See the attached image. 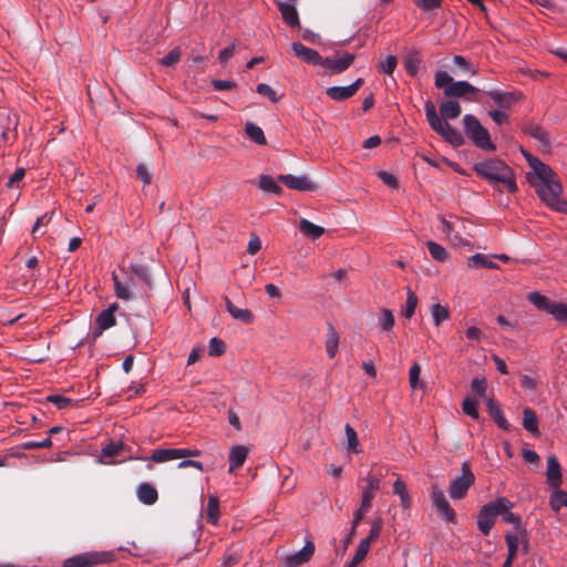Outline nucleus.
Returning <instances> with one entry per match:
<instances>
[{
	"label": "nucleus",
	"instance_id": "obj_41",
	"mask_svg": "<svg viewBox=\"0 0 567 567\" xmlns=\"http://www.w3.org/2000/svg\"><path fill=\"white\" fill-rule=\"evenodd\" d=\"M419 299L415 292L411 290V288H408L406 290V302L405 308L403 310V316L408 319L412 318V316L415 312L416 306H417Z\"/></svg>",
	"mask_w": 567,
	"mask_h": 567
},
{
	"label": "nucleus",
	"instance_id": "obj_31",
	"mask_svg": "<svg viewBox=\"0 0 567 567\" xmlns=\"http://www.w3.org/2000/svg\"><path fill=\"white\" fill-rule=\"evenodd\" d=\"M245 132H246L247 136L256 144H258V145L267 144V140L264 134V131L258 125H256L251 122H247L245 125Z\"/></svg>",
	"mask_w": 567,
	"mask_h": 567
},
{
	"label": "nucleus",
	"instance_id": "obj_35",
	"mask_svg": "<svg viewBox=\"0 0 567 567\" xmlns=\"http://www.w3.org/2000/svg\"><path fill=\"white\" fill-rule=\"evenodd\" d=\"M339 346V336L333 327L330 324L327 339H326V350L327 354L330 359L334 358Z\"/></svg>",
	"mask_w": 567,
	"mask_h": 567
},
{
	"label": "nucleus",
	"instance_id": "obj_37",
	"mask_svg": "<svg viewBox=\"0 0 567 567\" xmlns=\"http://www.w3.org/2000/svg\"><path fill=\"white\" fill-rule=\"evenodd\" d=\"M523 426L526 431L533 434L538 432V420L536 413L529 408H526L523 412Z\"/></svg>",
	"mask_w": 567,
	"mask_h": 567
},
{
	"label": "nucleus",
	"instance_id": "obj_60",
	"mask_svg": "<svg viewBox=\"0 0 567 567\" xmlns=\"http://www.w3.org/2000/svg\"><path fill=\"white\" fill-rule=\"evenodd\" d=\"M123 443H109L103 450L102 455L104 457H114L118 455L120 451L123 449Z\"/></svg>",
	"mask_w": 567,
	"mask_h": 567
},
{
	"label": "nucleus",
	"instance_id": "obj_34",
	"mask_svg": "<svg viewBox=\"0 0 567 567\" xmlns=\"http://www.w3.org/2000/svg\"><path fill=\"white\" fill-rule=\"evenodd\" d=\"M468 267L471 268H487V269H497L498 266L493 262L487 256L483 254H475L468 258Z\"/></svg>",
	"mask_w": 567,
	"mask_h": 567
},
{
	"label": "nucleus",
	"instance_id": "obj_17",
	"mask_svg": "<svg viewBox=\"0 0 567 567\" xmlns=\"http://www.w3.org/2000/svg\"><path fill=\"white\" fill-rule=\"evenodd\" d=\"M315 554V544L309 540L305 546L297 553L286 557L287 567H299L305 563H308Z\"/></svg>",
	"mask_w": 567,
	"mask_h": 567
},
{
	"label": "nucleus",
	"instance_id": "obj_23",
	"mask_svg": "<svg viewBox=\"0 0 567 567\" xmlns=\"http://www.w3.org/2000/svg\"><path fill=\"white\" fill-rule=\"evenodd\" d=\"M248 456V449L244 445H236L231 447L229 453V473H233L240 468L246 462Z\"/></svg>",
	"mask_w": 567,
	"mask_h": 567
},
{
	"label": "nucleus",
	"instance_id": "obj_25",
	"mask_svg": "<svg viewBox=\"0 0 567 567\" xmlns=\"http://www.w3.org/2000/svg\"><path fill=\"white\" fill-rule=\"evenodd\" d=\"M224 301L227 311L234 319L239 320L246 324L252 322L254 316L250 310L236 307L227 296L224 297Z\"/></svg>",
	"mask_w": 567,
	"mask_h": 567
},
{
	"label": "nucleus",
	"instance_id": "obj_52",
	"mask_svg": "<svg viewBox=\"0 0 567 567\" xmlns=\"http://www.w3.org/2000/svg\"><path fill=\"white\" fill-rule=\"evenodd\" d=\"M499 515L503 516V520L505 523L514 525L516 529H520V532L524 535H526L525 528H522V526H520V516L519 515L512 513L511 509H507L506 512H503Z\"/></svg>",
	"mask_w": 567,
	"mask_h": 567
},
{
	"label": "nucleus",
	"instance_id": "obj_20",
	"mask_svg": "<svg viewBox=\"0 0 567 567\" xmlns=\"http://www.w3.org/2000/svg\"><path fill=\"white\" fill-rule=\"evenodd\" d=\"M486 94L494 101L501 109H509L519 99L520 94L515 92H502L499 90H489Z\"/></svg>",
	"mask_w": 567,
	"mask_h": 567
},
{
	"label": "nucleus",
	"instance_id": "obj_32",
	"mask_svg": "<svg viewBox=\"0 0 567 567\" xmlns=\"http://www.w3.org/2000/svg\"><path fill=\"white\" fill-rule=\"evenodd\" d=\"M299 229L306 236L317 239L324 233V228L318 225L312 224L307 219H301L299 224Z\"/></svg>",
	"mask_w": 567,
	"mask_h": 567
},
{
	"label": "nucleus",
	"instance_id": "obj_47",
	"mask_svg": "<svg viewBox=\"0 0 567 567\" xmlns=\"http://www.w3.org/2000/svg\"><path fill=\"white\" fill-rule=\"evenodd\" d=\"M463 412L474 420L478 419L477 401L466 398L462 403Z\"/></svg>",
	"mask_w": 567,
	"mask_h": 567
},
{
	"label": "nucleus",
	"instance_id": "obj_55",
	"mask_svg": "<svg viewBox=\"0 0 567 567\" xmlns=\"http://www.w3.org/2000/svg\"><path fill=\"white\" fill-rule=\"evenodd\" d=\"M52 446L51 437H47L42 441H28L22 444L24 450H37V449H49Z\"/></svg>",
	"mask_w": 567,
	"mask_h": 567
},
{
	"label": "nucleus",
	"instance_id": "obj_2",
	"mask_svg": "<svg viewBox=\"0 0 567 567\" xmlns=\"http://www.w3.org/2000/svg\"><path fill=\"white\" fill-rule=\"evenodd\" d=\"M424 110L427 123L434 132L454 146H460L464 143L462 134L446 121L454 120L461 114V104L456 100L449 99L440 104L441 117L436 112L435 104L430 100L424 103Z\"/></svg>",
	"mask_w": 567,
	"mask_h": 567
},
{
	"label": "nucleus",
	"instance_id": "obj_11",
	"mask_svg": "<svg viewBox=\"0 0 567 567\" xmlns=\"http://www.w3.org/2000/svg\"><path fill=\"white\" fill-rule=\"evenodd\" d=\"M355 55L349 52H337L332 56L321 59L320 66L331 74H339L346 71L354 61Z\"/></svg>",
	"mask_w": 567,
	"mask_h": 567
},
{
	"label": "nucleus",
	"instance_id": "obj_24",
	"mask_svg": "<svg viewBox=\"0 0 567 567\" xmlns=\"http://www.w3.org/2000/svg\"><path fill=\"white\" fill-rule=\"evenodd\" d=\"M523 132L538 141L542 146L546 148L550 147L548 133L540 125L535 123H528L523 127Z\"/></svg>",
	"mask_w": 567,
	"mask_h": 567
},
{
	"label": "nucleus",
	"instance_id": "obj_3",
	"mask_svg": "<svg viewBox=\"0 0 567 567\" xmlns=\"http://www.w3.org/2000/svg\"><path fill=\"white\" fill-rule=\"evenodd\" d=\"M473 168L481 178L487 181L494 187L506 189L509 193L517 190L515 174L502 159H484L475 163Z\"/></svg>",
	"mask_w": 567,
	"mask_h": 567
},
{
	"label": "nucleus",
	"instance_id": "obj_42",
	"mask_svg": "<svg viewBox=\"0 0 567 567\" xmlns=\"http://www.w3.org/2000/svg\"><path fill=\"white\" fill-rule=\"evenodd\" d=\"M453 63L460 70L462 74L475 75L477 73L473 64L463 55H454Z\"/></svg>",
	"mask_w": 567,
	"mask_h": 567
},
{
	"label": "nucleus",
	"instance_id": "obj_9",
	"mask_svg": "<svg viewBox=\"0 0 567 567\" xmlns=\"http://www.w3.org/2000/svg\"><path fill=\"white\" fill-rule=\"evenodd\" d=\"M451 219L444 217L440 218V229L446 235L450 240L463 241V235H471L467 230L465 219L458 215H449Z\"/></svg>",
	"mask_w": 567,
	"mask_h": 567
},
{
	"label": "nucleus",
	"instance_id": "obj_62",
	"mask_svg": "<svg viewBox=\"0 0 567 567\" xmlns=\"http://www.w3.org/2000/svg\"><path fill=\"white\" fill-rule=\"evenodd\" d=\"M240 561V555L237 551H227L223 557V567H231Z\"/></svg>",
	"mask_w": 567,
	"mask_h": 567
},
{
	"label": "nucleus",
	"instance_id": "obj_15",
	"mask_svg": "<svg viewBox=\"0 0 567 567\" xmlns=\"http://www.w3.org/2000/svg\"><path fill=\"white\" fill-rule=\"evenodd\" d=\"M546 482L551 489L560 487L563 483L561 467L555 455L547 457Z\"/></svg>",
	"mask_w": 567,
	"mask_h": 567
},
{
	"label": "nucleus",
	"instance_id": "obj_46",
	"mask_svg": "<svg viewBox=\"0 0 567 567\" xmlns=\"http://www.w3.org/2000/svg\"><path fill=\"white\" fill-rule=\"evenodd\" d=\"M369 553V549L365 547V544H359L355 555L353 558L348 561L344 567H358V565L364 560Z\"/></svg>",
	"mask_w": 567,
	"mask_h": 567
},
{
	"label": "nucleus",
	"instance_id": "obj_10",
	"mask_svg": "<svg viewBox=\"0 0 567 567\" xmlns=\"http://www.w3.org/2000/svg\"><path fill=\"white\" fill-rule=\"evenodd\" d=\"M200 454L202 452L196 449H156L152 452L150 457L142 460L152 461L154 463H165L177 458L199 456Z\"/></svg>",
	"mask_w": 567,
	"mask_h": 567
},
{
	"label": "nucleus",
	"instance_id": "obj_40",
	"mask_svg": "<svg viewBox=\"0 0 567 567\" xmlns=\"http://www.w3.org/2000/svg\"><path fill=\"white\" fill-rule=\"evenodd\" d=\"M207 520L216 524L219 518V501L216 496L210 495L207 503Z\"/></svg>",
	"mask_w": 567,
	"mask_h": 567
},
{
	"label": "nucleus",
	"instance_id": "obj_58",
	"mask_svg": "<svg viewBox=\"0 0 567 567\" xmlns=\"http://www.w3.org/2000/svg\"><path fill=\"white\" fill-rule=\"evenodd\" d=\"M25 169L20 167L14 171V173L9 177L7 182V186L9 188H14L19 186V183L24 178Z\"/></svg>",
	"mask_w": 567,
	"mask_h": 567
},
{
	"label": "nucleus",
	"instance_id": "obj_57",
	"mask_svg": "<svg viewBox=\"0 0 567 567\" xmlns=\"http://www.w3.org/2000/svg\"><path fill=\"white\" fill-rule=\"evenodd\" d=\"M413 2L423 11L434 10L442 4V0H413Z\"/></svg>",
	"mask_w": 567,
	"mask_h": 567
},
{
	"label": "nucleus",
	"instance_id": "obj_53",
	"mask_svg": "<svg viewBox=\"0 0 567 567\" xmlns=\"http://www.w3.org/2000/svg\"><path fill=\"white\" fill-rule=\"evenodd\" d=\"M226 344L223 340L214 337L209 341V355L219 357L225 352Z\"/></svg>",
	"mask_w": 567,
	"mask_h": 567
},
{
	"label": "nucleus",
	"instance_id": "obj_64",
	"mask_svg": "<svg viewBox=\"0 0 567 567\" xmlns=\"http://www.w3.org/2000/svg\"><path fill=\"white\" fill-rule=\"evenodd\" d=\"M261 248V240L256 234H250V239L247 247V252L250 255H256Z\"/></svg>",
	"mask_w": 567,
	"mask_h": 567
},
{
	"label": "nucleus",
	"instance_id": "obj_49",
	"mask_svg": "<svg viewBox=\"0 0 567 567\" xmlns=\"http://www.w3.org/2000/svg\"><path fill=\"white\" fill-rule=\"evenodd\" d=\"M379 326L382 330L389 331L394 326V316L388 310L383 309L379 318Z\"/></svg>",
	"mask_w": 567,
	"mask_h": 567
},
{
	"label": "nucleus",
	"instance_id": "obj_43",
	"mask_svg": "<svg viewBox=\"0 0 567 567\" xmlns=\"http://www.w3.org/2000/svg\"><path fill=\"white\" fill-rule=\"evenodd\" d=\"M426 247L433 259L437 261L446 260L447 251L444 247L431 240L426 243Z\"/></svg>",
	"mask_w": 567,
	"mask_h": 567
},
{
	"label": "nucleus",
	"instance_id": "obj_13",
	"mask_svg": "<svg viewBox=\"0 0 567 567\" xmlns=\"http://www.w3.org/2000/svg\"><path fill=\"white\" fill-rule=\"evenodd\" d=\"M431 501L436 511L447 520H455V512L445 497L444 492L436 485L431 487Z\"/></svg>",
	"mask_w": 567,
	"mask_h": 567
},
{
	"label": "nucleus",
	"instance_id": "obj_27",
	"mask_svg": "<svg viewBox=\"0 0 567 567\" xmlns=\"http://www.w3.org/2000/svg\"><path fill=\"white\" fill-rule=\"evenodd\" d=\"M422 63L420 52L417 50H410L403 56V65L405 71L411 76H416Z\"/></svg>",
	"mask_w": 567,
	"mask_h": 567
},
{
	"label": "nucleus",
	"instance_id": "obj_7",
	"mask_svg": "<svg viewBox=\"0 0 567 567\" xmlns=\"http://www.w3.org/2000/svg\"><path fill=\"white\" fill-rule=\"evenodd\" d=\"M538 310L551 315L557 321L567 323V305L554 301L539 292H530L527 297Z\"/></svg>",
	"mask_w": 567,
	"mask_h": 567
},
{
	"label": "nucleus",
	"instance_id": "obj_5",
	"mask_svg": "<svg viewBox=\"0 0 567 567\" xmlns=\"http://www.w3.org/2000/svg\"><path fill=\"white\" fill-rule=\"evenodd\" d=\"M514 503L507 497H498L481 507L477 516V527L483 535H488L495 525L496 517L507 509H512Z\"/></svg>",
	"mask_w": 567,
	"mask_h": 567
},
{
	"label": "nucleus",
	"instance_id": "obj_33",
	"mask_svg": "<svg viewBox=\"0 0 567 567\" xmlns=\"http://www.w3.org/2000/svg\"><path fill=\"white\" fill-rule=\"evenodd\" d=\"M344 432H346V436H347L348 451H351L355 454L360 453L362 450L360 446L357 431L350 424H346Z\"/></svg>",
	"mask_w": 567,
	"mask_h": 567
},
{
	"label": "nucleus",
	"instance_id": "obj_48",
	"mask_svg": "<svg viewBox=\"0 0 567 567\" xmlns=\"http://www.w3.org/2000/svg\"><path fill=\"white\" fill-rule=\"evenodd\" d=\"M181 56H182V51L179 48H175L173 49L172 51H169L168 54H166L165 56H163L161 60H159V63L163 65V66H173L174 64H176L177 62H179L181 60Z\"/></svg>",
	"mask_w": 567,
	"mask_h": 567
},
{
	"label": "nucleus",
	"instance_id": "obj_30",
	"mask_svg": "<svg viewBox=\"0 0 567 567\" xmlns=\"http://www.w3.org/2000/svg\"><path fill=\"white\" fill-rule=\"evenodd\" d=\"M549 506L555 513H558L564 506L567 507V491L559 487L553 489L549 497Z\"/></svg>",
	"mask_w": 567,
	"mask_h": 567
},
{
	"label": "nucleus",
	"instance_id": "obj_45",
	"mask_svg": "<svg viewBox=\"0 0 567 567\" xmlns=\"http://www.w3.org/2000/svg\"><path fill=\"white\" fill-rule=\"evenodd\" d=\"M421 365L414 362L409 371V382L412 389L423 388V382L420 380Z\"/></svg>",
	"mask_w": 567,
	"mask_h": 567
},
{
	"label": "nucleus",
	"instance_id": "obj_4",
	"mask_svg": "<svg viewBox=\"0 0 567 567\" xmlns=\"http://www.w3.org/2000/svg\"><path fill=\"white\" fill-rule=\"evenodd\" d=\"M434 85L436 89L442 90L444 95L449 99L455 100L463 97L468 101H477L476 99L471 97L472 94L480 91L477 87L467 81H454L453 78L444 70H437L435 72Z\"/></svg>",
	"mask_w": 567,
	"mask_h": 567
},
{
	"label": "nucleus",
	"instance_id": "obj_18",
	"mask_svg": "<svg viewBox=\"0 0 567 567\" xmlns=\"http://www.w3.org/2000/svg\"><path fill=\"white\" fill-rule=\"evenodd\" d=\"M117 309V305L113 303L107 309L103 310L95 320L96 330L94 331V336L99 337L102 332L111 327L115 326L116 319L114 312Z\"/></svg>",
	"mask_w": 567,
	"mask_h": 567
},
{
	"label": "nucleus",
	"instance_id": "obj_8",
	"mask_svg": "<svg viewBox=\"0 0 567 567\" xmlns=\"http://www.w3.org/2000/svg\"><path fill=\"white\" fill-rule=\"evenodd\" d=\"M475 483V475L467 461L462 463L461 475L451 481L449 494L452 499H463L467 495L468 488Z\"/></svg>",
	"mask_w": 567,
	"mask_h": 567
},
{
	"label": "nucleus",
	"instance_id": "obj_12",
	"mask_svg": "<svg viewBox=\"0 0 567 567\" xmlns=\"http://www.w3.org/2000/svg\"><path fill=\"white\" fill-rule=\"evenodd\" d=\"M107 561L106 553H83L64 560L63 567H93Z\"/></svg>",
	"mask_w": 567,
	"mask_h": 567
},
{
	"label": "nucleus",
	"instance_id": "obj_54",
	"mask_svg": "<svg viewBox=\"0 0 567 567\" xmlns=\"http://www.w3.org/2000/svg\"><path fill=\"white\" fill-rule=\"evenodd\" d=\"M471 390L473 393L483 398L486 392V380L485 378H474L471 382Z\"/></svg>",
	"mask_w": 567,
	"mask_h": 567
},
{
	"label": "nucleus",
	"instance_id": "obj_16",
	"mask_svg": "<svg viewBox=\"0 0 567 567\" xmlns=\"http://www.w3.org/2000/svg\"><path fill=\"white\" fill-rule=\"evenodd\" d=\"M291 50L298 59L308 64L320 65L321 63L322 56L319 54V52L303 45L300 42L291 43Z\"/></svg>",
	"mask_w": 567,
	"mask_h": 567
},
{
	"label": "nucleus",
	"instance_id": "obj_6",
	"mask_svg": "<svg viewBox=\"0 0 567 567\" xmlns=\"http://www.w3.org/2000/svg\"><path fill=\"white\" fill-rule=\"evenodd\" d=\"M466 136L481 150L494 151L496 147L491 141L488 131L480 123L476 116L466 114L463 117Z\"/></svg>",
	"mask_w": 567,
	"mask_h": 567
},
{
	"label": "nucleus",
	"instance_id": "obj_19",
	"mask_svg": "<svg viewBox=\"0 0 567 567\" xmlns=\"http://www.w3.org/2000/svg\"><path fill=\"white\" fill-rule=\"evenodd\" d=\"M367 486L362 492V499L360 507L363 511H370L372 506V499L374 498L375 493L380 488V480L371 474L365 477Z\"/></svg>",
	"mask_w": 567,
	"mask_h": 567
},
{
	"label": "nucleus",
	"instance_id": "obj_21",
	"mask_svg": "<svg viewBox=\"0 0 567 567\" xmlns=\"http://www.w3.org/2000/svg\"><path fill=\"white\" fill-rule=\"evenodd\" d=\"M279 181L282 182L287 187L297 190H312L315 188L313 183L306 176L295 175H279Z\"/></svg>",
	"mask_w": 567,
	"mask_h": 567
},
{
	"label": "nucleus",
	"instance_id": "obj_51",
	"mask_svg": "<svg viewBox=\"0 0 567 567\" xmlns=\"http://www.w3.org/2000/svg\"><path fill=\"white\" fill-rule=\"evenodd\" d=\"M505 540L508 547L507 556L509 557V559H515L518 550V536L514 534H507L505 536Z\"/></svg>",
	"mask_w": 567,
	"mask_h": 567
},
{
	"label": "nucleus",
	"instance_id": "obj_44",
	"mask_svg": "<svg viewBox=\"0 0 567 567\" xmlns=\"http://www.w3.org/2000/svg\"><path fill=\"white\" fill-rule=\"evenodd\" d=\"M47 400L53 403L59 410L76 405V402L74 400L63 396L61 394H51L47 398Z\"/></svg>",
	"mask_w": 567,
	"mask_h": 567
},
{
	"label": "nucleus",
	"instance_id": "obj_26",
	"mask_svg": "<svg viewBox=\"0 0 567 567\" xmlns=\"http://www.w3.org/2000/svg\"><path fill=\"white\" fill-rule=\"evenodd\" d=\"M136 493L138 501L145 505H153L158 499L157 489L150 483H141Z\"/></svg>",
	"mask_w": 567,
	"mask_h": 567
},
{
	"label": "nucleus",
	"instance_id": "obj_22",
	"mask_svg": "<svg viewBox=\"0 0 567 567\" xmlns=\"http://www.w3.org/2000/svg\"><path fill=\"white\" fill-rule=\"evenodd\" d=\"M278 10L281 13V18L284 22L289 27H298L299 25V14L297 8L293 3H288L285 1L277 2Z\"/></svg>",
	"mask_w": 567,
	"mask_h": 567
},
{
	"label": "nucleus",
	"instance_id": "obj_1",
	"mask_svg": "<svg viewBox=\"0 0 567 567\" xmlns=\"http://www.w3.org/2000/svg\"><path fill=\"white\" fill-rule=\"evenodd\" d=\"M532 171L526 174L539 199L551 210L567 213V200L563 198V185L553 168L522 148Z\"/></svg>",
	"mask_w": 567,
	"mask_h": 567
},
{
	"label": "nucleus",
	"instance_id": "obj_36",
	"mask_svg": "<svg viewBox=\"0 0 567 567\" xmlns=\"http://www.w3.org/2000/svg\"><path fill=\"white\" fill-rule=\"evenodd\" d=\"M431 315L433 319L434 326L439 327L443 321L447 320L451 316L447 307L442 306L441 303H434L431 307Z\"/></svg>",
	"mask_w": 567,
	"mask_h": 567
},
{
	"label": "nucleus",
	"instance_id": "obj_50",
	"mask_svg": "<svg viewBox=\"0 0 567 567\" xmlns=\"http://www.w3.org/2000/svg\"><path fill=\"white\" fill-rule=\"evenodd\" d=\"M131 270L136 277H138L141 280H143L146 286H148L150 288L152 287V279L150 276V271L145 266L133 265L131 267Z\"/></svg>",
	"mask_w": 567,
	"mask_h": 567
},
{
	"label": "nucleus",
	"instance_id": "obj_61",
	"mask_svg": "<svg viewBox=\"0 0 567 567\" xmlns=\"http://www.w3.org/2000/svg\"><path fill=\"white\" fill-rule=\"evenodd\" d=\"M136 175H137V178H140L144 185L151 184L152 174H151L150 169L147 168V166H145L144 164L137 165Z\"/></svg>",
	"mask_w": 567,
	"mask_h": 567
},
{
	"label": "nucleus",
	"instance_id": "obj_29",
	"mask_svg": "<svg viewBox=\"0 0 567 567\" xmlns=\"http://www.w3.org/2000/svg\"><path fill=\"white\" fill-rule=\"evenodd\" d=\"M487 409L489 412V415L493 417L495 423L503 430L508 429V423L504 416V413L502 412L499 405L492 399L487 400Z\"/></svg>",
	"mask_w": 567,
	"mask_h": 567
},
{
	"label": "nucleus",
	"instance_id": "obj_28",
	"mask_svg": "<svg viewBox=\"0 0 567 567\" xmlns=\"http://www.w3.org/2000/svg\"><path fill=\"white\" fill-rule=\"evenodd\" d=\"M115 295L118 299L122 300H131L133 299V293L131 292V287L134 285L133 278H130L127 281L122 282L118 277L113 274Z\"/></svg>",
	"mask_w": 567,
	"mask_h": 567
},
{
	"label": "nucleus",
	"instance_id": "obj_63",
	"mask_svg": "<svg viewBox=\"0 0 567 567\" xmlns=\"http://www.w3.org/2000/svg\"><path fill=\"white\" fill-rule=\"evenodd\" d=\"M379 178L389 187L396 188L398 187V178L385 171H381L378 173Z\"/></svg>",
	"mask_w": 567,
	"mask_h": 567
},
{
	"label": "nucleus",
	"instance_id": "obj_59",
	"mask_svg": "<svg viewBox=\"0 0 567 567\" xmlns=\"http://www.w3.org/2000/svg\"><path fill=\"white\" fill-rule=\"evenodd\" d=\"M256 91L259 94L267 96L271 102L278 101V96H277L275 90L266 83L258 84Z\"/></svg>",
	"mask_w": 567,
	"mask_h": 567
},
{
	"label": "nucleus",
	"instance_id": "obj_14",
	"mask_svg": "<svg viewBox=\"0 0 567 567\" xmlns=\"http://www.w3.org/2000/svg\"><path fill=\"white\" fill-rule=\"evenodd\" d=\"M362 84H363V79L359 78L352 84H350L348 86L328 87L326 93L330 99H332L334 101H344V100L352 97L358 92V90L360 89V86Z\"/></svg>",
	"mask_w": 567,
	"mask_h": 567
},
{
	"label": "nucleus",
	"instance_id": "obj_56",
	"mask_svg": "<svg viewBox=\"0 0 567 567\" xmlns=\"http://www.w3.org/2000/svg\"><path fill=\"white\" fill-rule=\"evenodd\" d=\"M398 64V59L395 55H389L383 63L380 64L379 71L385 74L391 75Z\"/></svg>",
	"mask_w": 567,
	"mask_h": 567
},
{
	"label": "nucleus",
	"instance_id": "obj_38",
	"mask_svg": "<svg viewBox=\"0 0 567 567\" xmlns=\"http://www.w3.org/2000/svg\"><path fill=\"white\" fill-rule=\"evenodd\" d=\"M258 186L264 192L271 194H279L281 192L280 185L269 175H260Z\"/></svg>",
	"mask_w": 567,
	"mask_h": 567
},
{
	"label": "nucleus",
	"instance_id": "obj_39",
	"mask_svg": "<svg viewBox=\"0 0 567 567\" xmlns=\"http://www.w3.org/2000/svg\"><path fill=\"white\" fill-rule=\"evenodd\" d=\"M382 526H383L382 518H380V517L375 518L372 522L369 535L364 539H362L360 542V544H365V547L368 549H370L371 544L379 538L381 530H382Z\"/></svg>",
	"mask_w": 567,
	"mask_h": 567
}]
</instances>
